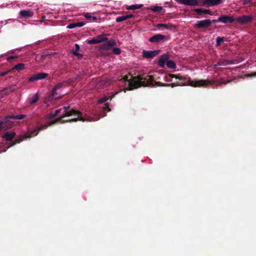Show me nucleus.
Segmentation results:
<instances>
[{
    "mask_svg": "<svg viewBox=\"0 0 256 256\" xmlns=\"http://www.w3.org/2000/svg\"><path fill=\"white\" fill-rule=\"evenodd\" d=\"M112 52L116 54H120L121 52V50L120 48H115L112 49Z\"/></svg>",
    "mask_w": 256,
    "mask_h": 256,
    "instance_id": "36",
    "label": "nucleus"
},
{
    "mask_svg": "<svg viewBox=\"0 0 256 256\" xmlns=\"http://www.w3.org/2000/svg\"><path fill=\"white\" fill-rule=\"evenodd\" d=\"M87 43L90 44H97L100 43V40H97L96 38H93L87 40Z\"/></svg>",
    "mask_w": 256,
    "mask_h": 256,
    "instance_id": "32",
    "label": "nucleus"
},
{
    "mask_svg": "<svg viewBox=\"0 0 256 256\" xmlns=\"http://www.w3.org/2000/svg\"><path fill=\"white\" fill-rule=\"evenodd\" d=\"M254 19V17L252 16L242 15L236 18V22L241 25H244L250 23Z\"/></svg>",
    "mask_w": 256,
    "mask_h": 256,
    "instance_id": "6",
    "label": "nucleus"
},
{
    "mask_svg": "<svg viewBox=\"0 0 256 256\" xmlns=\"http://www.w3.org/2000/svg\"><path fill=\"white\" fill-rule=\"evenodd\" d=\"M26 114H22L19 115H11L10 117L12 118H14V119L16 120H22L25 118H26Z\"/></svg>",
    "mask_w": 256,
    "mask_h": 256,
    "instance_id": "30",
    "label": "nucleus"
},
{
    "mask_svg": "<svg viewBox=\"0 0 256 256\" xmlns=\"http://www.w3.org/2000/svg\"><path fill=\"white\" fill-rule=\"evenodd\" d=\"M46 18V16H43L41 18V22H44Z\"/></svg>",
    "mask_w": 256,
    "mask_h": 256,
    "instance_id": "54",
    "label": "nucleus"
},
{
    "mask_svg": "<svg viewBox=\"0 0 256 256\" xmlns=\"http://www.w3.org/2000/svg\"><path fill=\"white\" fill-rule=\"evenodd\" d=\"M126 20L127 19L125 15L116 18V20L117 22H120Z\"/></svg>",
    "mask_w": 256,
    "mask_h": 256,
    "instance_id": "35",
    "label": "nucleus"
},
{
    "mask_svg": "<svg viewBox=\"0 0 256 256\" xmlns=\"http://www.w3.org/2000/svg\"><path fill=\"white\" fill-rule=\"evenodd\" d=\"M194 12H196L198 15H201L202 14H208L211 16L213 15V12H211L210 10L196 8L194 9Z\"/></svg>",
    "mask_w": 256,
    "mask_h": 256,
    "instance_id": "20",
    "label": "nucleus"
},
{
    "mask_svg": "<svg viewBox=\"0 0 256 256\" xmlns=\"http://www.w3.org/2000/svg\"><path fill=\"white\" fill-rule=\"evenodd\" d=\"M211 21H212V22L216 23V22H220V20H219V18L217 20H212Z\"/></svg>",
    "mask_w": 256,
    "mask_h": 256,
    "instance_id": "52",
    "label": "nucleus"
},
{
    "mask_svg": "<svg viewBox=\"0 0 256 256\" xmlns=\"http://www.w3.org/2000/svg\"><path fill=\"white\" fill-rule=\"evenodd\" d=\"M62 109L64 110V112H65L70 110V106H64L62 108Z\"/></svg>",
    "mask_w": 256,
    "mask_h": 256,
    "instance_id": "48",
    "label": "nucleus"
},
{
    "mask_svg": "<svg viewBox=\"0 0 256 256\" xmlns=\"http://www.w3.org/2000/svg\"><path fill=\"white\" fill-rule=\"evenodd\" d=\"M24 68V64L22 63H19L16 64L12 70H16L18 72H20Z\"/></svg>",
    "mask_w": 256,
    "mask_h": 256,
    "instance_id": "21",
    "label": "nucleus"
},
{
    "mask_svg": "<svg viewBox=\"0 0 256 256\" xmlns=\"http://www.w3.org/2000/svg\"><path fill=\"white\" fill-rule=\"evenodd\" d=\"M212 24L210 20L206 19L204 20H198L194 24V27L196 28H207Z\"/></svg>",
    "mask_w": 256,
    "mask_h": 256,
    "instance_id": "7",
    "label": "nucleus"
},
{
    "mask_svg": "<svg viewBox=\"0 0 256 256\" xmlns=\"http://www.w3.org/2000/svg\"><path fill=\"white\" fill-rule=\"evenodd\" d=\"M72 54L78 57V58H82V54H80V53H78V52H72Z\"/></svg>",
    "mask_w": 256,
    "mask_h": 256,
    "instance_id": "43",
    "label": "nucleus"
},
{
    "mask_svg": "<svg viewBox=\"0 0 256 256\" xmlns=\"http://www.w3.org/2000/svg\"><path fill=\"white\" fill-rule=\"evenodd\" d=\"M33 15V12L30 10H22L19 12V18H28Z\"/></svg>",
    "mask_w": 256,
    "mask_h": 256,
    "instance_id": "15",
    "label": "nucleus"
},
{
    "mask_svg": "<svg viewBox=\"0 0 256 256\" xmlns=\"http://www.w3.org/2000/svg\"><path fill=\"white\" fill-rule=\"evenodd\" d=\"M10 70H8V71L4 72H0V76H5L6 75L10 72Z\"/></svg>",
    "mask_w": 256,
    "mask_h": 256,
    "instance_id": "46",
    "label": "nucleus"
},
{
    "mask_svg": "<svg viewBox=\"0 0 256 256\" xmlns=\"http://www.w3.org/2000/svg\"><path fill=\"white\" fill-rule=\"evenodd\" d=\"M104 109L105 110H108V112H110V108L109 106L107 104H104Z\"/></svg>",
    "mask_w": 256,
    "mask_h": 256,
    "instance_id": "49",
    "label": "nucleus"
},
{
    "mask_svg": "<svg viewBox=\"0 0 256 256\" xmlns=\"http://www.w3.org/2000/svg\"><path fill=\"white\" fill-rule=\"evenodd\" d=\"M242 4L244 5L254 4L251 0H242Z\"/></svg>",
    "mask_w": 256,
    "mask_h": 256,
    "instance_id": "38",
    "label": "nucleus"
},
{
    "mask_svg": "<svg viewBox=\"0 0 256 256\" xmlns=\"http://www.w3.org/2000/svg\"><path fill=\"white\" fill-rule=\"evenodd\" d=\"M39 99V96L38 94H36L32 98L28 100L29 102L31 104L36 103Z\"/></svg>",
    "mask_w": 256,
    "mask_h": 256,
    "instance_id": "24",
    "label": "nucleus"
},
{
    "mask_svg": "<svg viewBox=\"0 0 256 256\" xmlns=\"http://www.w3.org/2000/svg\"><path fill=\"white\" fill-rule=\"evenodd\" d=\"M232 82V80H224L223 84H226L230 82Z\"/></svg>",
    "mask_w": 256,
    "mask_h": 256,
    "instance_id": "53",
    "label": "nucleus"
},
{
    "mask_svg": "<svg viewBox=\"0 0 256 256\" xmlns=\"http://www.w3.org/2000/svg\"><path fill=\"white\" fill-rule=\"evenodd\" d=\"M156 86H166V84H163L159 82H156Z\"/></svg>",
    "mask_w": 256,
    "mask_h": 256,
    "instance_id": "45",
    "label": "nucleus"
},
{
    "mask_svg": "<svg viewBox=\"0 0 256 256\" xmlns=\"http://www.w3.org/2000/svg\"><path fill=\"white\" fill-rule=\"evenodd\" d=\"M62 108L58 109L55 110L54 112H50L48 114V117L50 119H52L58 115V114L60 113L61 110Z\"/></svg>",
    "mask_w": 256,
    "mask_h": 256,
    "instance_id": "23",
    "label": "nucleus"
},
{
    "mask_svg": "<svg viewBox=\"0 0 256 256\" xmlns=\"http://www.w3.org/2000/svg\"><path fill=\"white\" fill-rule=\"evenodd\" d=\"M97 40H100V43L104 42H106L108 38L105 37L104 34H100L95 37Z\"/></svg>",
    "mask_w": 256,
    "mask_h": 256,
    "instance_id": "27",
    "label": "nucleus"
},
{
    "mask_svg": "<svg viewBox=\"0 0 256 256\" xmlns=\"http://www.w3.org/2000/svg\"><path fill=\"white\" fill-rule=\"evenodd\" d=\"M224 41V37L218 36L216 38V46H220Z\"/></svg>",
    "mask_w": 256,
    "mask_h": 256,
    "instance_id": "34",
    "label": "nucleus"
},
{
    "mask_svg": "<svg viewBox=\"0 0 256 256\" xmlns=\"http://www.w3.org/2000/svg\"><path fill=\"white\" fill-rule=\"evenodd\" d=\"M223 82H224V80L222 78L220 79V81H218V82H217V86H220L222 84H223Z\"/></svg>",
    "mask_w": 256,
    "mask_h": 256,
    "instance_id": "50",
    "label": "nucleus"
},
{
    "mask_svg": "<svg viewBox=\"0 0 256 256\" xmlns=\"http://www.w3.org/2000/svg\"><path fill=\"white\" fill-rule=\"evenodd\" d=\"M80 75L78 76V78H80Z\"/></svg>",
    "mask_w": 256,
    "mask_h": 256,
    "instance_id": "57",
    "label": "nucleus"
},
{
    "mask_svg": "<svg viewBox=\"0 0 256 256\" xmlns=\"http://www.w3.org/2000/svg\"><path fill=\"white\" fill-rule=\"evenodd\" d=\"M63 118H62V115L60 117L56 118V120H52L48 122V124L41 126H40L39 127V128L38 130H35L32 131L30 133V134L28 136L27 138H30L32 136H36L40 130H41L44 128H46L48 126H52L56 123L64 124V120H62Z\"/></svg>",
    "mask_w": 256,
    "mask_h": 256,
    "instance_id": "5",
    "label": "nucleus"
},
{
    "mask_svg": "<svg viewBox=\"0 0 256 256\" xmlns=\"http://www.w3.org/2000/svg\"><path fill=\"white\" fill-rule=\"evenodd\" d=\"M11 92L12 90H10L8 88H6L0 91V94L4 96L8 94Z\"/></svg>",
    "mask_w": 256,
    "mask_h": 256,
    "instance_id": "31",
    "label": "nucleus"
},
{
    "mask_svg": "<svg viewBox=\"0 0 256 256\" xmlns=\"http://www.w3.org/2000/svg\"><path fill=\"white\" fill-rule=\"evenodd\" d=\"M64 86V83L60 82L57 84L53 88L51 93L47 96L46 100L48 102H52L60 98L62 96L59 90Z\"/></svg>",
    "mask_w": 256,
    "mask_h": 256,
    "instance_id": "4",
    "label": "nucleus"
},
{
    "mask_svg": "<svg viewBox=\"0 0 256 256\" xmlns=\"http://www.w3.org/2000/svg\"><path fill=\"white\" fill-rule=\"evenodd\" d=\"M168 39V36L164 35L157 34L149 38L148 40L151 42L159 43Z\"/></svg>",
    "mask_w": 256,
    "mask_h": 256,
    "instance_id": "9",
    "label": "nucleus"
},
{
    "mask_svg": "<svg viewBox=\"0 0 256 256\" xmlns=\"http://www.w3.org/2000/svg\"><path fill=\"white\" fill-rule=\"evenodd\" d=\"M126 16L127 20L134 17V15L132 14H127V15H126Z\"/></svg>",
    "mask_w": 256,
    "mask_h": 256,
    "instance_id": "51",
    "label": "nucleus"
},
{
    "mask_svg": "<svg viewBox=\"0 0 256 256\" xmlns=\"http://www.w3.org/2000/svg\"><path fill=\"white\" fill-rule=\"evenodd\" d=\"M74 46H75V49L72 52H77L78 51L80 50V46L78 44H75Z\"/></svg>",
    "mask_w": 256,
    "mask_h": 256,
    "instance_id": "44",
    "label": "nucleus"
},
{
    "mask_svg": "<svg viewBox=\"0 0 256 256\" xmlns=\"http://www.w3.org/2000/svg\"><path fill=\"white\" fill-rule=\"evenodd\" d=\"M143 6L142 4H133L126 6V9L128 10H133L140 8Z\"/></svg>",
    "mask_w": 256,
    "mask_h": 256,
    "instance_id": "26",
    "label": "nucleus"
},
{
    "mask_svg": "<svg viewBox=\"0 0 256 256\" xmlns=\"http://www.w3.org/2000/svg\"><path fill=\"white\" fill-rule=\"evenodd\" d=\"M160 52V50L144 51L143 56L145 58H152L156 56Z\"/></svg>",
    "mask_w": 256,
    "mask_h": 256,
    "instance_id": "13",
    "label": "nucleus"
},
{
    "mask_svg": "<svg viewBox=\"0 0 256 256\" xmlns=\"http://www.w3.org/2000/svg\"><path fill=\"white\" fill-rule=\"evenodd\" d=\"M116 44V43L114 41L110 40L108 42L103 44L100 46V49L102 50H108L110 49L112 46H114Z\"/></svg>",
    "mask_w": 256,
    "mask_h": 256,
    "instance_id": "17",
    "label": "nucleus"
},
{
    "mask_svg": "<svg viewBox=\"0 0 256 256\" xmlns=\"http://www.w3.org/2000/svg\"><path fill=\"white\" fill-rule=\"evenodd\" d=\"M180 2L187 6H195L198 5V0H180Z\"/></svg>",
    "mask_w": 256,
    "mask_h": 256,
    "instance_id": "19",
    "label": "nucleus"
},
{
    "mask_svg": "<svg viewBox=\"0 0 256 256\" xmlns=\"http://www.w3.org/2000/svg\"><path fill=\"white\" fill-rule=\"evenodd\" d=\"M246 77H252L256 76V72H252V74H247L246 75Z\"/></svg>",
    "mask_w": 256,
    "mask_h": 256,
    "instance_id": "47",
    "label": "nucleus"
},
{
    "mask_svg": "<svg viewBox=\"0 0 256 256\" xmlns=\"http://www.w3.org/2000/svg\"><path fill=\"white\" fill-rule=\"evenodd\" d=\"M78 120H80L82 122H92L94 121V120L92 117L89 116L86 118H84L80 116H78V117L76 118L64 120V123L76 122H77Z\"/></svg>",
    "mask_w": 256,
    "mask_h": 256,
    "instance_id": "11",
    "label": "nucleus"
},
{
    "mask_svg": "<svg viewBox=\"0 0 256 256\" xmlns=\"http://www.w3.org/2000/svg\"><path fill=\"white\" fill-rule=\"evenodd\" d=\"M114 96H110L108 97L104 96V97L102 98H100V100H98V102L99 104H102V103L106 102L108 100H111L114 98Z\"/></svg>",
    "mask_w": 256,
    "mask_h": 256,
    "instance_id": "29",
    "label": "nucleus"
},
{
    "mask_svg": "<svg viewBox=\"0 0 256 256\" xmlns=\"http://www.w3.org/2000/svg\"><path fill=\"white\" fill-rule=\"evenodd\" d=\"M10 116H6L3 120H0L2 124L3 130H6L14 126V122L10 120V119H14V118H12Z\"/></svg>",
    "mask_w": 256,
    "mask_h": 256,
    "instance_id": "8",
    "label": "nucleus"
},
{
    "mask_svg": "<svg viewBox=\"0 0 256 256\" xmlns=\"http://www.w3.org/2000/svg\"><path fill=\"white\" fill-rule=\"evenodd\" d=\"M132 78L128 79V75H124L121 80L124 82H128V87L126 88L127 90H132L134 88H138L141 86H153L152 82L154 81L153 76H147L144 78L141 76H131Z\"/></svg>",
    "mask_w": 256,
    "mask_h": 256,
    "instance_id": "2",
    "label": "nucleus"
},
{
    "mask_svg": "<svg viewBox=\"0 0 256 256\" xmlns=\"http://www.w3.org/2000/svg\"><path fill=\"white\" fill-rule=\"evenodd\" d=\"M156 26L158 28H163L166 29H172V28L173 27V26L172 24H156Z\"/></svg>",
    "mask_w": 256,
    "mask_h": 256,
    "instance_id": "22",
    "label": "nucleus"
},
{
    "mask_svg": "<svg viewBox=\"0 0 256 256\" xmlns=\"http://www.w3.org/2000/svg\"><path fill=\"white\" fill-rule=\"evenodd\" d=\"M169 54H164L160 56L159 60L158 62V66L161 68H164L166 62V66L169 68L174 69L176 68L175 62L172 60H168Z\"/></svg>",
    "mask_w": 256,
    "mask_h": 256,
    "instance_id": "3",
    "label": "nucleus"
},
{
    "mask_svg": "<svg viewBox=\"0 0 256 256\" xmlns=\"http://www.w3.org/2000/svg\"><path fill=\"white\" fill-rule=\"evenodd\" d=\"M2 130H3L2 126L1 121L0 120V131Z\"/></svg>",
    "mask_w": 256,
    "mask_h": 256,
    "instance_id": "55",
    "label": "nucleus"
},
{
    "mask_svg": "<svg viewBox=\"0 0 256 256\" xmlns=\"http://www.w3.org/2000/svg\"><path fill=\"white\" fill-rule=\"evenodd\" d=\"M85 24V22H76V28L77 27H82Z\"/></svg>",
    "mask_w": 256,
    "mask_h": 256,
    "instance_id": "40",
    "label": "nucleus"
},
{
    "mask_svg": "<svg viewBox=\"0 0 256 256\" xmlns=\"http://www.w3.org/2000/svg\"><path fill=\"white\" fill-rule=\"evenodd\" d=\"M84 16L86 19L90 20L95 21L98 20L97 17L95 16H92L89 13H86L84 14Z\"/></svg>",
    "mask_w": 256,
    "mask_h": 256,
    "instance_id": "28",
    "label": "nucleus"
},
{
    "mask_svg": "<svg viewBox=\"0 0 256 256\" xmlns=\"http://www.w3.org/2000/svg\"><path fill=\"white\" fill-rule=\"evenodd\" d=\"M80 116L82 115V112L78 110H76L75 109L72 108L70 109V110H68L65 112H64L62 114V118H64L66 116Z\"/></svg>",
    "mask_w": 256,
    "mask_h": 256,
    "instance_id": "14",
    "label": "nucleus"
},
{
    "mask_svg": "<svg viewBox=\"0 0 256 256\" xmlns=\"http://www.w3.org/2000/svg\"><path fill=\"white\" fill-rule=\"evenodd\" d=\"M204 4L208 6H213L220 4L222 0H202Z\"/></svg>",
    "mask_w": 256,
    "mask_h": 256,
    "instance_id": "16",
    "label": "nucleus"
},
{
    "mask_svg": "<svg viewBox=\"0 0 256 256\" xmlns=\"http://www.w3.org/2000/svg\"><path fill=\"white\" fill-rule=\"evenodd\" d=\"M162 9V8L160 6H152L148 8V10H152V12H160Z\"/></svg>",
    "mask_w": 256,
    "mask_h": 256,
    "instance_id": "25",
    "label": "nucleus"
},
{
    "mask_svg": "<svg viewBox=\"0 0 256 256\" xmlns=\"http://www.w3.org/2000/svg\"><path fill=\"white\" fill-rule=\"evenodd\" d=\"M227 64V62L225 60L219 61L216 64L214 65V68H218L221 66H226Z\"/></svg>",
    "mask_w": 256,
    "mask_h": 256,
    "instance_id": "33",
    "label": "nucleus"
},
{
    "mask_svg": "<svg viewBox=\"0 0 256 256\" xmlns=\"http://www.w3.org/2000/svg\"><path fill=\"white\" fill-rule=\"evenodd\" d=\"M76 28V23H71L67 26L68 29H72Z\"/></svg>",
    "mask_w": 256,
    "mask_h": 256,
    "instance_id": "41",
    "label": "nucleus"
},
{
    "mask_svg": "<svg viewBox=\"0 0 256 256\" xmlns=\"http://www.w3.org/2000/svg\"><path fill=\"white\" fill-rule=\"evenodd\" d=\"M18 58V55L10 56L7 57L6 60H8V61H10L11 60H12V59H14V58Z\"/></svg>",
    "mask_w": 256,
    "mask_h": 256,
    "instance_id": "42",
    "label": "nucleus"
},
{
    "mask_svg": "<svg viewBox=\"0 0 256 256\" xmlns=\"http://www.w3.org/2000/svg\"><path fill=\"white\" fill-rule=\"evenodd\" d=\"M22 140H23L22 138H21L16 139L14 141L12 142L11 146H14V144H16L20 143L22 141Z\"/></svg>",
    "mask_w": 256,
    "mask_h": 256,
    "instance_id": "37",
    "label": "nucleus"
},
{
    "mask_svg": "<svg viewBox=\"0 0 256 256\" xmlns=\"http://www.w3.org/2000/svg\"><path fill=\"white\" fill-rule=\"evenodd\" d=\"M48 76V74L44 72H40L35 74L28 78L30 82H34L36 80H41L45 78Z\"/></svg>",
    "mask_w": 256,
    "mask_h": 256,
    "instance_id": "10",
    "label": "nucleus"
},
{
    "mask_svg": "<svg viewBox=\"0 0 256 256\" xmlns=\"http://www.w3.org/2000/svg\"><path fill=\"white\" fill-rule=\"evenodd\" d=\"M85 24V22H76V28L77 27H82Z\"/></svg>",
    "mask_w": 256,
    "mask_h": 256,
    "instance_id": "39",
    "label": "nucleus"
},
{
    "mask_svg": "<svg viewBox=\"0 0 256 256\" xmlns=\"http://www.w3.org/2000/svg\"><path fill=\"white\" fill-rule=\"evenodd\" d=\"M16 136V133L14 132H7L2 136V138L6 141H12L13 138Z\"/></svg>",
    "mask_w": 256,
    "mask_h": 256,
    "instance_id": "18",
    "label": "nucleus"
},
{
    "mask_svg": "<svg viewBox=\"0 0 256 256\" xmlns=\"http://www.w3.org/2000/svg\"><path fill=\"white\" fill-rule=\"evenodd\" d=\"M219 20L223 24H231L236 22V18L232 16L224 14L219 18Z\"/></svg>",
    "mask_w": 256,
    "mask_h": 256,
    "instance_id": "12",
    "label": "nucleus"
},
{
    "mask_svg": "<svg viewBox=\"0 0 256 256\" xmlns=\"http://www.w3.org/2000/svg\"><path fill=\"white\" fill-rule=\"evenodd\" d=\"M170 79H168L167 80L168 82H172V78H170Z\"/></svg>",
    "mask_w": 256,
    "mask_h": 256,
    "instance_id": "56",
    "label": "nucleus"
},
{
    "mask_svg": "<svg viewBox=\"0 0 256 256\" xmlns=\"http://www.w3.org/2000/svg\"><path fill=\"white\" fill-rule=\"evenodd\" d=\"M169 78H175L178 81L172 83L170 84H166V86H171L174 88L176 86H180L188 84L189 86L194 87L207 86L208 85H212L215 83L214 80H192L190 78H186L181 76L180 74L178 75L174 74H169Z\"/></svg>",
    "mask_w": 256,
    "mask_h": 256,
    "instance_id": "1",
    "label": "nucleus"
}]
</instances>
